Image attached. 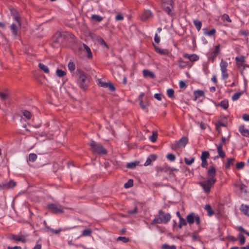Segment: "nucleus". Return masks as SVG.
<instances>
[{
	"label": "nucleus",
	"mask_w": 249,
	"mask_h": 249,
	"mask_svg": "<svg viewBox=\"0 0 249 249\" xmlns=\"http://www.w3.org/2000/svg\"><path fill=\"white\" fill-rule=\"evenodd\" d=\"M240 210L244 213V214L249 216V206L244 205L243 204L241 206Z\"/></svg>",
	"instance_id": "obj_28"
},
{
	"label": "nucleus",
	"mask_w": 249,
	"mask_h": 249,
	"mask_svg": "<svg viewBox=\"0 0 249 249\" xmlns=\"http://www.w3.org/2000/svg\"><path fill=\"white\" fill-rule=\"evenodd\" d=\"M66 35L65 33H62L61 32H57L53 36V45L59 46L60 45L61 42L62 41L61 38L62 37H65Z\"/></svg>",
	"instance_id": "obj_8"
},
{
	"label": "nucleus",
	"mask_w": 249,
	"mask_h": 249,
	"mask_svg": "<svg viewBox=\"0 0 249 249\" xmlns=\"http://www.w3.org/2000/svg\"><path fill=\"white\" fill-rule=\"evenodd\" d=\"M222 148L223 145L222 144H218L217 147V151L218 154V156H216V157L214 158L215 159L216 158H218L219 157L223 159L225 157V153L223 151Z\"/></svg>",
	"instance_id": "obj_18"
},
{
	"label": "nucleus",
	"mask_w": 249,
	"mask_h": 249,
	"mask_svg": "<svg viewBox=\"0 0 249 249\" xmlns=\"http://www.w3.org/2000/svg\"><path fill=\"white\" fill-rule=\"evenodd\" d=\"M162 249H176V247L175 245L169 246L168 244H163L161 247Z\"/></svg>",
	"instance_id": "obj_52"
},
{
	"label": "nucleus",
	"mask_w": 249,
	"mask_h": 249,
	"mask_svg": "<svg viewBox=\"0 0 249 249\" xmlns=\"http://www.w3.org/2000/svg\"><path fill=\"white\" fill-rule=\"evenodd\" d=\"M153 46L155 49V51L157 53L161 54V55H168L169 53V51L167 49H161L159 48L157 46H156L154 43H153Z\"/></svg>",
	"instance_id": "obj_16"
},
{
	"label": "nucleus",
	"mask_w": 249,
	"mask_h": 249,
	"mask_svg": "<svg viewBox=\"0 0 249 249\" xmlns=\"http://www.w3.org/2000/svg\"><path fill=\"white\" fill-rule=\"evenodd\" d=\"M157 138L158 133L156 131H153L152 136L149 137L150 141L153 142H155L157 141Z\"/></svg>",
	"instance_id": "obj_39"
},
{
	"label": "nucleus",
	"mask_w": 249,
	"mask_h": 249,
	"mask_svg": "<svg viewBox=\"0 0 249 249\" xmlns=\"http://www.w3.org/2000/svg\"><path fill=\"white\" fill-rule=\"evenodd\" d=\"M220 45L219 44L216 45L214 47V51L212 52L208 57L209 61H211L212 62H213L214 61L217 55L220 53Z\"/></svg>",
	"instance_id": "obj_10"
},
{
	"label": "nucleus",
	"mask_w": 249,
	"mask_h": 249,
	"mask_svg": "<svg viewBox=\"0 0 249 249\" xmlns=\"http://www.w3.org/2000/svg\"><path fill=\"white\" fill-rule=\"evenodd\" d=\"M133 186V180L132 179H129L128 181L125 183L124 185L125 188H129Z\"/></svg>",
	"instance_id": "obj_47"
},
{
	"label": "nucleus",
	"mask_w": 249,
	"mask_h": 249,
	"mask_svg": "<svg viewBox=\"0 0 249 249\" xmlns=\"http://www.w3.org/2000/svg\"><path fill=\"white\" fill-rule=\"evenodd\" d=\"M167 94L169 98L171 99L175 98V91L173 89H168L167 90Z\"/></svg>",
	"instance_id": "obj_37"
},
{
	"label": "nucleus",
	"mask_w": 249,
	"mask_h": 249,
	"mask_svg": "<svg viewBox=\"0 0 249 249\" xmlns=\"http://www.w3.org/2000/svg\"><path fill=\"white\" fill-rule=\"evenodd\" d=\"M37 159V155L35 153H31L29 155L28 160L31 162H34Z\"/></svg>",
	"instance_id": "obj_46"
},
{
	"label": "nucleus",
	"mask_w": 249,
	"mask_h": 249,
	"mask_svg": "<svg viewBox=\"0 0 249 249\" xmlns=\"http://www.w3.org/2000/svg\"><path fill=\"white\" fill-rule=\"evenodd\" d=\"M8 238L11 240H14L16 242H21L23 243L27 242V240L24 235L20 236L18 235L10 234L8 235Z\"/></svg>",
	"instance_id": "obj_12"
},
{
	"label": "nucleus",
	"mask_w": 249,
	"mask_h": 249,
	"mask_svg": "<svg viewBox=\"0 0 249 249\" xmlns=\"http://www.w3.org/2000/svg\"><path fill=\"white\" fill-rule=\"evenodd\" d=\"M242 92H236L235 94H234L232 96V100L233 101H236L237 100L240 96L242 94Z\"/></svg>",
	"instance_id": "obj_48"
},
{
	"label": "nucleus",
	"mask_w": 249,
	"mask_h": 249,
	"mask_svg": "<svg viewBox=\"0 0 249 249\" xmlns=\"http://www.w3.org/2000/svg\"><path fill=\"white\" fill-rule=\"evenodd\" d=\"M236 229L241 232L246 234L247 236H249V232L246 231L242 226H238Z\"/></svg>",
	"instance_id": "obj_53"
},
{
	"label": "nucleus",
	"mask_w": 249,
	"mask_h": 249,
	"mask_svg": "<svg viewBox=\"0 0 249 249\" xmlns=\"http://www.w3.org/2000/svg\"><path fill=\"white\" fill-rule=\"evenodd\" d=\"M238 238L239 240V245H243L245 244L246 241V238L243 234H238Z\"/></svg>",
	"instance_id": "obj_42"
},
{
	"label": "nucleus",
	"mask_w": 249,
	"mask_h": 249,
	"mask_svg": "<svg viewBox=\"0 0 249 249\" xmlns=\"http://www.w3.org/2000/svg\"><path fill=\"white\" fill-rule=\"evenodd\" d=\"M139 163L140 162L138 161H135L134 162H129L126 164V167L127 168L134 169L139 165Z\"/></svg>",
	"instance_id": "obj_27"
},
{
	"label": "nucleus",
	"mask_w": 249,
	"mask_h": 249,
	"mask_svg": "<svg viewBox=\"0 0 249 249\" xmlns=\"http://www.w3.org/2000/svg\"><path fill=\"white\" fill-rule=\"evenodd\" d=\"M239 132L244 137H249V130L244 128V125L240 126L239 128Z\"/></svg>",
	"instance_id": "obj_23"
},
{
	"label": "nucleus",
	"mask_w": 249,
	"mask_h": 249,
	"mask_svg": "<svg viewBox=\"0 0 249 249\" xmlns=\"http://www.w3.org/2000/svg\"><path fill=\"white\" fill-rule=\"evenodd\" d=\"M88 144L90 146V150L93 154L105 155L107 153V150L101 143H97L93 140H91Z\"/></svg>",
	"instance_id": "obj_4"
},
{
	"label": "nucleus",
	"mask_w": 249,
	"mask_h": 249,
	"mask_svg": "<svg viewBox=\"0 0 249 249\" xmlns=\"http://www.w3.org/2000/svg\"><path fill=\"white\" fill-rule=\"evenodd\" d=\"M218 106H220L224 109H226L228 108L229 107V102L228 100H224L221 101L220 103L218 104Z\"/></svg>",
	"instance_id": "obj_33"
},
{
	"label": "nucleus",
	"mask_w": 249,
	"mask_h": 249,
	"mask_svg": "<svg viewBox=\"0 0 249 249\" xmlns=\"http://www.w3.org/2000/svg\"><path fill=\"white\" fill-rule=\"evenodd\" d=\"M234 158H229L227 159V162L225 164V168L226 169H230L231 168V165L233 164V161L234 160Z\"/></svg>",
	"instance_id": "obj_34"
},
{
	"label": "nucleus",
	"mask_w": 249,
	"mask_h": 249,
	"mask_svg": "<svg viewBox=\"0 0 249 249\" xmlns=\"http://www.w3.org/2000/svg\"><path fill=\"white\" fill-rule=\"evenodd\" d=\"M161 7L162 10L167 13L169 16L171 17L175 16L174 13L172 12L173 6L171 0H166V1L163 0Z\"/></svg>",
	"instance_id": "obj_6"
},
{
	"label": "nucleus",
	"mask_w": 249,
	"mask_h": 249,
	"mask_svg": "<svg viewBox=\"0 0 249 249\" xmlns=\"http://www.w3.org/2000/svg\"><path fill=\"white\" fill-rule=\"evenodd\" d=\"M10 13L14 19L17 22L19 27H20L21 24L20 22V17L19 13L15 8H11L10 9Z\"/></svg>",
	"instance_id": "obj_13"
},
{
	"label": "nucleus",
	"mask_w": 249,
	"mask_h": 249,
	"mask_svg": "<svg viewBox=\"0 0 249 249\" xmlns=\"http://www.w3.org/2000/svg\"><path fill=\"white\" fill-rule=\"evenodd\" d=\"M244 165H245V163L243 161L238 162L236 164V168L238 170L241 169L244 167Z\"/></svg>",
	"instance_id": "obj_58"
},
{
	"label": "nucleus",
	"mask_w": 249,
	"mask_h": 249,
	"mask_svg": "<svg viewBox=\"0 0 249 249\" xmlns=\"http://www.w3.org/2000/svg\"><path fill=\"white\" fill-rule=\"evenodd\" d=\"M215 176L216 169L215 167L213 166H210L207 172L208 178L206 180L199 182V184L202 187L206 193H210L211 188L214 186L215 183L216 182Z\"/></svg>",
	"instance_id": "obj_1"
},
{
	"label": "nucleus",
	"mask_w": 249,
	"mask_h": 249,
	"mask_svg": "<svg viewBox=\"0 0 249 249\" xmlns=\"http://www.w3.org/2000/svg\"><path fill=\"white\" fill-rule=\"evenodd\" d=\"M188 143V138L186 136H183L178 141L176 142L175 143V147L177 148H183Z\"/></svg>",
	"instance_id": "obj_11"
},
{
	"label": "nucleus",
	"mask_w": 249,
	"mask_h": 249,
	"mask_svg": "<svg viewBox=\"0 0 249 249\" xmlns=\"http://www.w3.org/2000/svg\"><path fill=\"white\" fill-rule=\"evenodd\" d=\"M142 73L144 77H150L151 78H154L155 77V74L148 70H143Z\"/></svg>",
	"instance_id": "obj_20"
},
{
	"label": "nucleus",
	"mask_w": 249,
	"mask_h": 249,
	"mask_svg": "<svg viewBox=\"0 0 249 249\" xmlns=\"http://www.w3.org/2000/svg\"><path fill=\"white\" fill-rule=\"evenodd\" d=\"M179 223L182 226H186L187 225V221L183 217H180Z\"/></svg>",
	"instance_id": "obj_61"
},
{
	"label": "nucleus",
	"mask_w": 249,
	"mask_h": 249,
	"mask_svg": "<svg viewBox=\"0 0 249 249\" xmlns=\"http://www.w3.org/2000/svg\"><path fill=\"white\" fill-rule=\"evenodd\" d=\"M19 26H17L15 23H12L10 27V30L12 31V34L15 36H17L18 35V28H20Z\"/></svg>",
	"instance_id": "obj_19"
},
{
	"label": "nucleus",
	"mask_w": 249,
	"mask_h": 249,
	"mask_svg": "<svg viewBox=\"0 0 249 249\" xmlns=\"http://www.w3.org/2000/svg\"><path fill=\"white\" fill-rule=\"evenodd\" d=\"M204 34L209 36H212L215 35L216 33V30L215 29H212V30L210 31H208L206 28L204 29Z\"/></svg>",
	"instance_id": "obj_35"
},
{
	"label": "nucleus",
	"mask_w": 249,
	"mask_h": 249,
	"mask_svg": "<svg viewBox=\"0 0 249 249\" xmlns=\"http://www.w3.org/2000/svg\"><path fill=\"white\" fill-rule=\"evenodd\" d=\"M92 233V231L90 229H86L84 230L81 234L82 236H90Z\"/></svg>",
	"instance_id": "obj_41"
},
{
	"label": "nucleus",
	"mask_w": 249,
	"mask_h": 249,
	"mask_svg": "<svg viewBox=\"0 0 249 249\" xmlns=\"http://www.w3.org/2000/svg\"><path fill=\"white\" fill-rule=\"evenodd\" d=\"M194 24L195 25L196 30L199 31L202 27V22L198 19H195L193 21Z\"/></svg>",
	"instance_id": "obj_31"
},
{
	"label": "nucleus",
	"mask_w": 249,
	"mask_h": 249,
	"mask_svg": "<svg viewBox=\"0 0 249 249\" xmlns=\"http://www.w3.org/2000/svg\"><path fill=\"white\" fill-rule=\"evenodd\" d=\"M56 75L60 77H64L66 75V72L61 69H57L56 70Z\"/></svg>",
	"instance_id": "obj_44"
},
{
	"label": "nucleus",
	"mask_w": 249,
	"mask_h": 249,
	"mask_svg": "<svg viewBox=\"0 0 249 249\" xmlns=\"http://www.w3.org/2000/svg\"><path fill=\"white\" fill-rule=\"evenodd\" d=\"M157 158V156L155 154H150L147 158L144 165L145 166L151 165L152 164V162L155 161Z\"/></svg>",
	"instance_id": "obj_14"
},
{
	"label": "nucleus",
	"mask_w": 249,
	"mask_h": 249,
	"mask_svg": "<svg viewBox=\"0 0 249 249\" xmlns=\"http://www.w3.org/2000/svg\"><path fill=\"white\" fill-rule=\"evenodd\" d=\"M222 19L224 21L226 20L228 22H231V20L230 19L229 15L227 14H224L222 16Z\"/></svg>",
	"instance_id": "obj_55"
},
{
	"label": "nucleus",
	"mask_w": 249,
	"mask_h": 249,
	"mask_svg": "<svg viewBox=\"0 0 249 249\" xmlns=\"http://www.w3.org/2000/svg\"><path fill=\"white\" fill-rule=\"evenodd\" d=\"M210 155L208 151H204L202 152L201 156V160H207L209 158Z\"/></svg>",
	"instance_id": "obj_43"
},
{
	"label": "nucleus",
	"mask_w": 249,
	"mask_h": 249,
	"mask_svg": "<svg viewBox=\"0 0 249 249\" xmlns=\"http://www.w3.org/2000/svg\"><path fill=\"white\" fill-rule=\"evenodd\" d=\"M166 158L170 161H174L176 159V157L173 154H168Z\"/></svg>",
	"instance_id": "obj_59"
},
{
	"label": "nucleus",
	"mask_w": 249,
	"mask_h": 249,
	"mask_svg": "<svg viewBox=\"0 0 249 249\" xmlns=\"http://www.w3.org/2000/svg\"><path fill=\"white\" fill-rule=\"evenodd\" d=\"M235 61L236 62V64L238 66V68H240L241 66H243V65L242 64H239V62L241 63H245V57L243 55L241 56L240 57L237 56L235 57Z\"/></svg>",
	"instance_id": "obj_26"
},
{
	"label": "nucleus",
	"mask_w": 249,
	"mask_h": 249,
	"mask_svg": "<svg viewBox=\"0 0 249 249\" xmlns=\"http://www.w3.org/2000/svg\"><path fill=\"white\" fill-rule=\"evenodd\" d=\"M199 59V57L196 54H192V57L190 58L191 62H195L197 61Z\"/></svg>",
	"instance_id": "obj_56"
},
{
	"label": "nucleus",
	"mask_w": 249,
	"mask_h": 249,
	"mask_svg": "<svg viewBox=\"0 0 249 249\" xmlns=\"http://www.w3.org/2000/svg\"><path fill=\"white\" fill-rule=\"evenodd\" d=\"M109 82L102 81L101 79L99 81V86L101 87L107 88Z\"/></svg>",
	"instance_id": "obj_57"
},
{
	"label": "nucleus",
	"mask_w": 249,
	"mask_h": 249,
	"mask_svg": "<svg viewBox=\"0 0 249 249\" xmlns=\"http://www.w3.org/2000/svg\"><path fill=\"white\" fill-rule=\"evenodd\" d=\"M91 19V20L99 22L103 20V18L98 15H92Z\"/></svg>",
	"instance_id": "obj_36"
},
{
	"label": "nucleus",
	"mask_w": 249,
	"mask_h": 249,
	"mask_svg": "<svg viewBox=\"0 0 249 249\" xmlns=\"http://www.w3.org/2000/svg\"><path fill=\"white\" fill-rule=\"evenodd\" d=\"M68 68L71 71H73L75 69V65L73 62L71 61L68 64Z\"/></svg>",
	"instance_id": "obj_50"
},
{
	"label": "nucleus",
	"mask_w": 249,
	"mask_h": 249,
	"mask_svg": "<svg viewBox=\"0 0 249 249\" xmlns=\"http://www.w3.org/2000/svg\"><path fill=\"white\" fill-rule=\"evenodd\" d=\"M195 220L196 221V224L199 226L200 225V219L198 215H196Z\"/></svg>",
	"instance_id": "obj_62"
},
{
	"label": "nucleus",
	"mask_w": 249,
	"mask_h": 249,
	"mask_svg": "<svg viewBox=\"0 0 249 249\" xmlns=\"http://www.w3.org/2000/svg\"><path fill=\"white\" fill-rule=\"evenodd\" d=\"M38 67L42 71H43L46 73H49L50 72L49 69L48 67L43 63H39L38 64Z\"/></svg>",
	"instance_id": "obj_29"
},
{
	"label": "nucleus",
	"mask_w": 249,
	"mask_h": 249,
	"mask_svg": "<svg viewBox=\"0 0 249 249\" xmlns=\"http://www.w3.org/2000/svg\"><path fill=\"white\" fill-rule=\"evenodd\" d=\"M10 96L8 90H5L4 92L0 91V99L1 101L6 102L10 99Z\"/></svg>",
	"instance_id": "obj_17"
},
{
	"label": "nucleus",
	"mask_w": 249,
	"mask_h": 249,
	"mask_svg": "<svg viewBox=\"0 0 249 249\" xmlns=\"http://www.w3.org/2000/svg\"><path fill=\"white\" fill-rule=\"evenodd\" d=\"M195 161V158L193 157L190 160H189L187 158H184V162L186 164L190 165H191Z\"/></svg>",
	"instance_id": "obj_49"
},
{
	"label": "nucleus",
	"mask_w": 249,
	"mask_h": 249,
	"mask_svg": "<svg viewBox=\"0 0 249 249\" xmlns=\"http://www.w3.org/2000/svg\"><path fill=\"white\" fill-rule=\"evenodd\" d=\"M48 211L54 214H62L64 213V207L59 203H48L46 206Z\"/></svg>",
	"instance_id": "obj_5"
},
{
	"label": "nucleus",
	"mask_w": 249,
	"mask_h": 249,
	"mask_svg": "<svg viewBox=\"0 0 249 249\" xmlns=\"http://www.w3.org/2000/svg\"><path fill=\"white\" fill-rule=\"evenodd\" d=\"M242 118L245 121H249V114H244L242 116Z\"/></svg>",
	"instance_id": "obj_64"
},
{
	"label": "nucleus",
	"mask_w": 249,
	"mask_h": 249,
	"mask_svg": "<svg viewBox=\"0 0 249 249\" xmlns=\"http://www.w3.org/2000/svg\"><path fill=\"white\" fill-rule=\"evenodd\" d=\"M124 18L123 15L121 14H118L115 17V19L116 20H122Z\"/></svg>",
	"instance_id": "obj_63"
},
{
	"label": "nucleus",
	"mask_w": 249,
	"mask_h": 249,
	"mask_svg": "<svg viewBox=\"0 0 249 249\" xmlns=\"http://www.w3.org/2000/svg\"><path fill=\"white\" fill-rule=\"evenodd\" d=\"M220 66L222 72V78L225 80L229 77L227 70L228 63L226 61L222 60L220 63Z\"/></svg>",
	"instance_id": "obj_7"
},
{
	"label": "nucleus",
	"mask_w": 249,
	"mask_h": 249,
	"mask_svg": "<svg viewBox=\"0 0 249 249\" xmlns=\"http://www.w3.org/2000/svg\"><path fill=\"white\" fill-rule=\"evenodd\" d=\"M78 75V79L77 80V83L79 87L86 90L89 86V81L85 73L80 69H77L76 71Z\"/></svg>",
	"instance_id": "obj_3"
},
{
	"label": "nucleus",
	"mask_w": 249,
	"mask_h": 249,
	"mask_svg": "<svg viewBox=\"0 0 249 249\" xmlns=\"http://www.w3.org/2000/svg\"><path fill=\"white\" fill-rule=\"evenodd\" d=\"M83 46L84 47V50L87 53V57L89 59H92L93 55L90 48L85 43L83 44Z\"/></svg>",
	"instance_id": "obj_22"
},
{
	"label": "nucleus",
	"mask_w": 249,
	"mask_h": 249,
	"mask_svg": "<svg viewBox=\"0 0 249 249\" xmlns=\"http://www.w3.org/2000/svg\"><path fill=\"white\" fill-rule=\"evenodd\" d=\"M178 63L179 67L181 69L185 68L187 65L186 62H185L181 58H179Z\"/></svg>",
	"instance_id": "obj_40"
},
{
	"label": "nucleus",
	"mask_w": 249,
	"mask_h": 249,
	"mask_svg": "<svg viewBox=\"0 0 249 249\" xmlns=\"http://www.w3.org/2000/svg\"><path fill=\"white\" fill-rule=\"evenodd\" d=\"M23 115L27 119L29 120L32 117V113L27 110H23L22 111Z\"/></svg>",
	"instance_id": "obj_38"
},
{
	"label": "nucleus",
	"mask_w": 249,
	"mask_h": 249,
	"mask_svg": "<svg viewBox=\"0 0 249 249\" xmlns=\"http://www.w3.org/2000/svg\"><path fill=\"white\" fill-rule=\"evenodd\" d=\"M205 210L208 212V215L210 216L213 215L214 214V211L212 210L210 205L206 204L204 208Z\"/></svg>",
	"instance_id": "obj_32"
},
{
	"label": "nucleus",
	"mask_w": 249,
	"mask_h": 249,
	"mask_svg": "<svg viewBox=\"0 0 249 249\" xmlns=\"http://www.w3.org/2000/svg\"><path fill=\"white\" fill-rule=\"evenodd\" d=\"M140 106L142 109L143 110H144L146 111V112H148V109L147 108V107L148 106V104L147 103L146 104H144L143 102L142 99H141L140 101Z\"/></svg>",
	"instance_id": "obj_45"
},
{
	"label": "nucleus",
	"mask_w": 249,
	"mask_h": 249,
	"mask_svg": "<svg viewBox=\"0 0 249 249\" xmlns=\"http://www.w3.org/2000/svg\"><path fill=\"white\" fill-rule=\"evenodd\" d=\"M226 126V124L225 123H222L220 121H218L215 123L216 129L218 131V133L219 134L221 133L220 127L221 126Z\"/></svg>",
	"instance_id": "obj_30"
},
{
	"label": "nucleus",
	"mask_w": 249,
	"mask_h": 249,
	"mask_svg": "<svg viewBox=\"0 0 249 249\" xmlns=\"http://www.w3.org/2000/svg\"><path fill=\"white\" fill-rule=\"evenodd\" d=\"M195 214L194 213H190L186 216L187 222L189 224H193L195 222Z\"/></svg>",
	"instance_id": "obj_24"
},
{
	"label": "nucleus",
	"mask_w": 249,
	"mask_h": 249,
	"mask_svg": "<svg viewBox=\"0 0 249 249\" xmlns=\"http://www.w3.org/2000/svg\"><path fill=\"white\" fill-rule=\"evenodd\" d=\"M170 167L167 166H157L156 168V170L158 173H160L162 172H168L169 171Z\"/></svg>",
	"instance_id": "obj_25"
},
{
	"label": "nucleus",
	"mask_w": 249,
	"mask_h": 249,
	"mask_svg": "<svg viewBox=\"0 0 249 249\" xmlns=\"http://www.w3.org/2000/svg\"><path fill=\"white\" fill-rule=\"evenodd\" d=\"M194 100L196 101L199 97L204 96V92L202 90H196L194 91Z\"/></svg>",
	"instance_id": "obj_21"
},
{
	"label": "nucleus",
	"mask_w": 249,
	"mask_h": 249,
	"mask_svg": "<svg viewBox=\"0 0 249 249\" xmlns=\"http://www.w3.org/2000/svg\"><path fill=\"white\" fill-rule=\"evenodd\" d=\"M117 241H122L124 243H127L129 241V239L125 236H119L117 239Z\"/></svg>",
	"instance_id": "obj_51"
},
{
	"label": "nucleus",
	"mask_w": 249,
	"mask_h": 249,
	"mask_svg": "<svg viewBox=\"0 0 249 249\" xmlns=\"http://www.w3.org/2000/svg\"><path fill=\"white\" fill-rule=\"evenodd\" d=\"M152 16V13L151 11L149 10H146L143 11V12L141 15V20L142 21H146L150 18H151Z\"/></svg>",
	"instance_id": "obj_15"
},
{
	"label": "nucleus",
	"mask_w": 249,
	"mask_h": 249,
	"mask_svg": "<svg viewBox=\"0 0 249 249\" xmlns=\"http://www.w3.org/2000/svg\"><path fill=\"white\" fill-rule=\"evenodd\" d=\"M109 90L111 91H114L116 90V88L114 86V85L111 82H109V83L107 85V87Z\"/></svg>",
	"instance_id": "obj_54"
},
{
	"label": "nucleus",
	"mask_w": 249,
	"mask_h": 249,
	"mask_svg": "<svg viewBox=\"0 0 249 249\" xmlns=\"http://www.w3.org/2000/svg\"><path fill=\"white\" fill-rule=\"evenodd\" d=\"M16 185V182L13 180L8 182H2L0 183V190H8L14 188Z\"/></svg>",
	"instance_id": "obj_9"
},
{
	"label": "nucleus",
	"mask_w": 249,
	"mask_h": 249,
	"mask_svg": "<svg viewBox=\"0 0 249 249\" xmlns=\"http://www.w3.org/2000/svg\"><path fill=\"white\" fill-rule=\"evenodd\" d=\"M171 219V215L169 213H165L162 210H160L158 214L155 216V218L151 221V225L156 224L168 223Z\"/></svg>",
	"instance_id": "obj_2"
},
{
	"label": "nucleus",
	"mask_w": 249,
	"mask_h": 249,
	"mask_svg": "<svg viewBox=\"0 0 249 249\" xmlns=\"http://www.w3.org/2000/svg\"><path fill=\"white\" fill-rule=\"evenodd\" d=\"M179 88L180 89H186L187 87V85L183 81H180L179 83Z\"/></svg>",
	"instance_id": "obj_60"
}]
</instances>
